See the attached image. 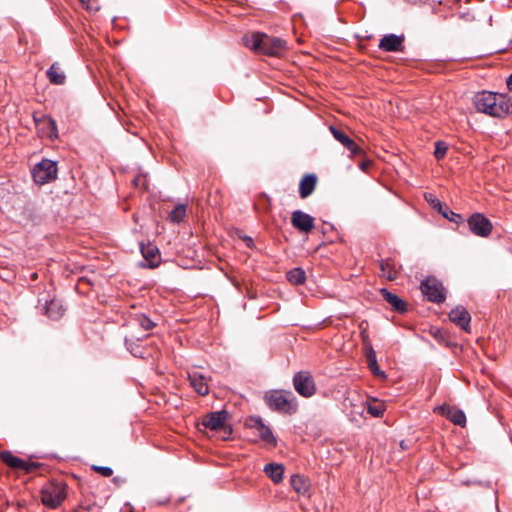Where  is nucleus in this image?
<instances>
[{
	"label": "nucleus",
	"instance_id": "nucleus-1",
	"mask_svg": "<svg viewBox=\"0 0 512 512\" xmlns=\"http://www.w3.org/2000/svg\"><path fill=\"white\" fill-rule=\"evenodd\" d=\"M477 111L490 116L503 118L512 114V101L504 95L482 91L473 98Z\"/></svg>",
	"mask_w": 512,
	"mask_h": 512
},
{
	"label": "nucleus",
	"instance_id": "nucleus-2",
	"mask_svg": "<svg viewBox=\"0 0 512 512\" xmlns=\"http://www.w3.org/2000/svg\"><path fill=\"white\" fill-rule=\"evenodd\" d=\"M267 406L277 412L293 414L297 411L298 404L291 391L271 390L265 394Z\"/></svg>",
	"mask_w": 512,
	"mask_h": 512
},
{
	"label": "nucleus",
	"instance_id": "nucleus-3",
	"mask_svg": "<svg viewBox=\"0 0 512 512\" xmlns=\"http://www.w3.org/2000/svg\"><path fill=\"white\" fill-rule=\"evenodd\" d=\"M66 498V487L62 484H51L41 490V501L49 508H57Z\"/></svg>",
	"mask_w": 512,
	"mask_h": 512
},
{
	"label": "nucleus",
	"instance_id": "nucleus-4",
	"mask_svg": "<svg viewBox=\"0 0 512 512\" xmlns=\"http://www.w3.org/2000/svg\"><path fill=\"white\" fill-rule=\"evenodd\" d=\"M32 174L36 183L41 185L46 184L54 180L57 176L56 162L49 159H43L34 166Z\"/></svg>",
	"mask_w": 512,
	"mask_h": 512
},
{
	"label": "nucleus",
	"instance_id": "nucleus-5",
	"mask_svg": "<svg viewBox=\"0 0 512 512\" xmlns=\"http://www.w3.org/2000/svg\"><path fill=\"white\" fill-rule=\"evenodd\" d=\"M293 386L295 391L305 397H311L316 392V385L310 372L299 371L293 376Z\"/></svg>",
	"mask_w": 512,
	"mask_h": 512
},
{
	"label": "nucleus",
	"instance_id": "nucleus-6",
	"mask_svg": "<svg viewBox=\"0 0 512 512\" xmlns=\"http://www.w3.org/2000/svg\"><path fill=\"white\" fill-rule=\"evenodd\" d=\"M227 418L228 412L226 410L215 411L205 415L201 424L212 431L223 430L226 434H231L230 427L226 425Z\"/></svg>",
	"mask_w": 512,
	"mask_h": 512
},
{
	"label": "nucleus",
	"instance_id": "nucleus-7",
	"mask_svg": "<svg viewBox=\"0 0 512 512\" xmlns=\"http://www.w3.org/2000/svg\"><path fill=\"white\" fill-rule=\"evenodd\" d=\"M421 291L427 299L434 303H442L445 300L443 285L435 278H428L421 283Z\"/></svg>",
	"mask_w": 512,
	"mask_h": 512
},
{
	"label": "nucleus",
	"instance_id": "nucleus-8",
	"mask_svg": "<svg viewBox=\"0 0 512 512\" xmlns=\"http://www.w3.org/2000/svg\"><path fill=\"white\" fill-rule=\"evenodd\" d=\"M245 426L251 429H255L259 437L265 443L275 446L277 441L274 437L271 429L263 422V419L259 416H250L245 420Z\"/></svg>",
	"mask_w": 512,
	"mask_h": 512
},
{
	"label": "nucleus",
	"instance_id": "nucleus-9",
	"mask_svg": "<svg viewBox=\"0 0 512 512\" xmlns=\"http://www.w3.org/2000/svg\"><path fill=\"white\" fill-rule=\"evenodd\" d=\"M471 232L479 237H488L493 229L491 221L481 213H474L468 219Z\"/></svg>",
	"mask_w": 512,
	"mask_h": 512
},
{
	"label": "nucleus",
	"instance_id": "nucleus-10",
	"mask_svg": "<svg viewBox=\"0 0 512 512\" xmlns=\"http://www.w3.org/2000/svg\"><path fill=\"white\" fill-rule=\"evenodd\" d=\"M314 222V218L302 210H295L291 214V225L301 233H310L315 227Z\"/></svg>",
	"mask_w": 512,
	"mask_h": 512
},
{
	"label": "nucleus",
	"instance_id": "nucleus-11",
	"mask_svg": "<svg viewBox=\"0 0 512 512\" xmlns=\"http://www.w3.org/2000/svg\"><path fill=\"white\" fill-rule=\"evenodd\" d=\"M261 53L269 56H279L287 49L286 41L264 34Z\"/></svg>",
	"mask_w": 512,
	"mask_h": 512
},
{
	"label": "nucleus",
	"instance_id": "nucleus-12",
	"mask_svg": "<svg viewBox=\"0 0 512 512\" xmlns=\"http://www.w3.org/2000/svg\"><path fill=\"white\" fill-rule=\"evenodd\" d=\"M435 411L448 418L455 425L461 427L466 425V416L461 409L444 404L436 407Z\"/></svg>",
	"mask_w": 512,
	"mask_h": 512
},
{
	"label": "nucleus",
	"instance_id": "nucleus-13",
	"mask_svg": "<svg viewBox=\"0 0 512 512\" xmlns=\"http://www.w3.org/2000/svg\"><path fill=\"white\" fill-rule=\"evenodd\" d=\"M329 130L335 140H337L339 143H341L345 148H347L352 156L362 155L363 150L360 146H358L353 139H351L347 134H345L342 130L330 126Z\"/></svg>",
	"mask_w": 512,
	"mask_h": 512
},
{
	"label": "nucleus",
	"instance_id": "nucleus-14",
	"mask_svg": "<svg viewBox=\"0 0 512 512\" xmlns=\"http://www.w3.org/2000/svg\"><path fill=\"white\" fill-rule=\"evenodd\" d=\"M449 319L465 332H470L471 316L465 307L459 305L452 309L449 313Z\"/></svg>",
	"mask_w": 512,
	"mask_h": 512
},
{
	"label": "nucleus",
	"instance_id": "nucleus-15",
	"mask_svg": "<svg viewBox=\"0 0 512 512\" xmlns=\"http://www.w3.org/2000/svg\"><path fill=\"white\" fill-rule=\"evenodd\" d=\"M403 41V36L387 34L382 37L378 47L380 50L385 52H397L402 50Z\"/></svg>",
	"mask_w": 512,
	"mask_h": 512
},
{
	"label": "nucleus",
	"instance_id": "nucleus-16",
	"mask_svg": "<svg viewBox=\"0 0 512 512\" xmlns=\"http://www.w3.org/2000/svg\"><path fill=\"white\" fill-rule=\"evenodd\" d=\"M188 379L190 385L199 395H207L209 393V386L207 378L197 370L188 372Z\"/></svg>",
	"mask_w": 512,
	"mask_h": 512
},
{
	"label": "nucleus",
	"instance_id": "nucleus-17",
	"mask_svg": "<svg viewBox=\"0 0 512 512\" xmlns=\"http://www.w3.org/2000/svg\"><path fill=\"white\" fill-rule=\"evenodd\" d=\"M381 275L389 281L398 278L400 266L391 258L384 259L380 262Z\"/></svg>",
	"mask_w": 512,
	"mask_h": 512
},
{
	"label": "nucleus",
	"instance_id": "nucleus-18",
	"mask_svg": "<svg viewBox=\"0 0 512 512\" xmlns=\"http://www.w3.org/2000/svg\"><path fill=\"white\" fill-rule=\"evenodd\" d=\"M383 299L392 306V308L398 313H404L407 310V304L404 300L398 297L396 294L391 293L387 289L383 288L380 290Z\"/></svg>",
	"mask_w": 512,
	"mask_h": 512
},
{
	"label": "nucleus",
	"instance_id": "nucleus-19",
	"mask_svg": "<svg viewBox=\"0 0 512 512\" xmlns=\"http://www.w3.org/2000/svg\"><path fill=\"white\" fill-rule=\"evenodd\" d=\"M141 253L144 259L148 262V267L155 268L159 265L160 262V253L156 246L154 245H142Z\"/></svg>",
	"mask_w": 512,
	"mask_h": 512
},
{
	"label": "nucleus",
	"instance_id": "nucleus-20",
	"mask_svg": "<svg viewBox=\"0 0 512 512\" xmlns=\"http://www.w3.org/2000/svg\"><path fill=\"white\" fill-rule=\"evenodd\" d=\"M46 315L52 320L60 319L65 312V309L60 300L51 299L50 301H46L44 305Z\"/></svg>",
	"mask_w": 512,
	"mask_h": 512
},
{
	"label": "nucleus",
	"instance_id": "nucleus-21",
	"mask_svg": "<svg viewBox=\"0 0 512 512\" xmlns=\"http://www.w3.org/2000/svg\"><path fill=\"white\" fill-rule=\"evenodd\" d=\"M317 178L313 174H308L304 176L299 184V195L302 199L307 198L312 194L316 187Z\"/></svg>",
	"mask_w": 512,
	"mask_h": 512
},
{
	"label": "nucleus",
	"instance_id": "nucleus-22",
	"mask_svg": "<svg viewBox=\"0 0 512 512\" xmlns=\"http://www.w3.org/2000/svg\"><path fill=\"white\" fill-rule=\"evenodd\" d=\"M1 460L11 468L29 471L28 462L13 455L11 452H2Z\"/></svg>",
	"mask_w": 512,
	"mask_h": 512
},
{
	"label": "nucleus",
	"instance_id": "nucleus-23",
	"mask_svg": "<svg viewBox=\"0 0 512 512\" xmlns=\"http://www.w3.org/2000/svg\"><path fill=\"white\" fill-rule=\"evenodd\" d=\"M46 74L51 84L62 85L65 83L66 75L58 63H53Z\"/></svg>",
	"mask_w": 512,
	"mask_h": 512
},
{
	"label": "nucleus",
	"instance_id": "nucleus-24",
	"mask_svg": "<svg viewBox=\"0 0 512 512\" xmlns=\"http://www.w3.org/2000/svg\"><path fill=\"white\" fill-rule=\"evenodd\" d=\"M263 471L275 484H278L283 479L284 466L279 463H268Z\"/></svg>",
	"mask_w": 512,
	"mask_h": 512
},
{
	"label": "nucleus",
	"instance_id": "nucleus-25",
	"mask_svg": "<svg viewBox=\"0 0 512 512\" xmlns=\"http://www.w3.org/2000/svg\"><path fill=\"white\" fill-rule=\"evenodd\" d=\"M264 33H253L251 35H245L243 37V43L249 49L261 53Z\"/></svg>",
	"mask_w": 512,
	"mask_h": 512
},
{
	"label": "nucleus",
	"instance_id": "nucleus-26",
	"mask_svg": "<svg viewBox=\"0 0 512 512\" xmlns=\"http://www.w3.org/2000/svg\"><path fill=\"white\" fill-rule=\"evenodd\" d=\"M366 361L370 371L373 375L378 377H385V373L379 368L377 363L376 353L372 346H369V349L366 350Z\"/></svg>",
	"mask_w": 512,
	"mask_h": 512
},
{
	"label": "nucleus",
	"instance_id": "nucleus-27",
	"mask_svg": "<svg viewBox=\"0 0 512 512\" xmlns=\"http://www.w3.org/2000/svg\"><path fill=\"white\" fill-rule=\"evenodd\" d=\"M291 486L298 494L306 495L309 490L310 483L304 476L295 474L291 477Z\"/></svg>",
	"mask_w": 512,
	"mask_h": 512
},
{
	"label": "nucleus",
	"instance_id": "nucleus-28",
	"mask_svg": "<svg viewBox=\"0 0 512 512\" xmlns=\"http://www.w3.org/2000/svg\"><path fill=\"white\" fill-rule=\"evenodd\" d=\"M287 280L293 285H301L305 282L306 274L305 271L300 268H293L286 274Z\"/></svg>",
	"mask_w": 512,
	"mask_h": 512
},
{
	"label": "nucleus",
	"instance_id": "nucleus-29",
	"mask_svg": "<svg viewBox=\"0 0 512 512\" xmlns=\"http://www.w3.org/2000/svg\"><path fill=\"white\" fill-rule=\"evenodd\" d=\"M186 215V207L183 204H178L170 212L169 218L174 223L181 222Z\"/></svg>",
	"mask_w": 512,
	"mask_h": 512
},
{
	"label": "nucleus",
	"instance_id": "nucleus-30",
	"mask_svg": "<svg viewBox=\"0 0 512 512\" xmlns=\"http://www.w3.org/2000/svg\"><path fill=\"white\" fill-rule=\"evenodd\" d=\"M367 411L374 417H380L384 413V405L383 403L379 402L369 403L367 406Z\"/></svg>",
	"mask_w": 512,
	"mask_h": 512
},
{
	"label": "nucleus",
	"instance_id": "nucleus-31",
	"mask_svg": "<svg viewBox=\"0 0 512 512\" xmlns=\"http://www.w3.org/2000/svg\"><path fill=\"white\" fill-rule=\"evenodd\" d=\"M135 320L146 331L155 326V323L144 314L137 315Z\"/></svg>",
	"mask_w": 512,
	"mask_h": 512
},
{
	"label": "nucleus",
	"instance_id": "nucleus-32",
	"mask_svg": "<svg viewBox=\"0 0 512 512\" xmlns=\"http://www.w3.org/2000/svg\"><path fill=\"white\" fill-rule=\"evenodd\" d=\"M447 150H448V146L445 142L443 141H437L435 143V151H434V155L435 157L439 160V159H442L444 158V156L446 155L447 153Z\"/></svg>",
	"mask_w": 512,
	"mask_h": 512
},
{
	"label": "nucleus",
	"instance_id": "nucleus-33",
	"mask_svg": "<svg viewBox=\"0 0 512 512\" xmlns=\"http://www.w3.org/2000/svg\"><path fill=\"white\" fill-rule=\"evenodd\" d=\"M424 197H425V200L431 205L432 208H434L436 210L443 209V204L435 195H433L431 193H426L424 195Z\"/></svg>",
	"mask_w": 512,
	"mask_h": 512
},
{
	"label": "nucleus",
	"instance_id": "nucleus-34",
	"mask_svg": "<svg viewBox=\"0 0 512 512\" xmlns=\"http://www.w3.org/2000/svg\"><path fill=\"white\" fill-rule=\"evenodd\" d=\"M443 216L454 223H460L463 221V217L460 214H457L450 210L449 207H445V212L443 213Z\"/></svg>",
	"mask_w": 512,
	"mask_h": 512
},
{
	"label": "nucleus",
	"instance_id": "nucleus-35",
	"mask_svg": "<svg viewBox=\"0 0 512 512\" xmlns=\"http://www.w3.org/2000/svg\"><path fill=\"white\" fill-rule=\"evenodd\" d=\"M92 468L104 477H110L113 474L112 468L108 466H93Z\"/></svg>",
	"mask_w": 512,
	"mask_h": 512
},
{
	"label": "nucleus",
	"instance_id": "nucleus-36",
	"mask_svg": "<svg viewBox=\"0 0 512 512\" xmlns=\"http://www.w3.org/2000/svg\"><path fill=\"white\" fill-rule=\"evenodd\" d=\"M360 335H361V339L363 341V345H364L365 349L368 350L369 346H372V345H371V342H370V339H369L366 329H362Z\"/></svg>",
	"mask_w": 512,
	"mask_h": 512
},
{
	"label": "nucleus",
	"instance_id": "nucleus-37",
	"mask_svg": "<svg viewBox=\"0 0 512 512\" xmlns=\"http://www.w3.org/2000/svg\"><path fill=\"white\" fill-rule=\"evenodd\" d=\"M49 124H50V127H51L52 134L57 136V126H56L55 120H53L52 118H49Z\"/></svg>",
	"mask_w": 512,
	"mask_h": 512
},
{
	"label": "nucleus",
	"instance_id": "nucleus-38",
	"mask_svg": "<svg viewBox=\"0 0 512 512\" xmlns=\"http://www.w3.org/2000/svg\"><path fill=\"white\" fill-rule=\"evenodd\" d=\"M507 87L510 91H512V74L506 80Z\"/></svg>",
	"mask_w": 512,
	"mask_h": 512
},
{
	"label": "nucleus",
	"instance_id": "nucleus-39",
	"mask_svg": "<svg viewBox=\"0 0 512 512\" xmlns=\"http://www.w3.org/2000/svg\"><path fill=\"white\" fill-rule=\"evenodd\" d=\"M368 165H369V163L363 162V163H361L360 168H361L362 170H366V168L368 167Z\"/></svg>",
	"mask_w": 512,
	"mask_h": 512
},
{
	"label": "nucleus",
	"instance_id": "nucleus-40",
	"mask_svg": "<svg viewBox=\"0 0 512 512\" xmlns=\"http://www.w3.org/2000/svg\"><path fill=\"white\" fill-rule=\"evenodd\" d=\"M141 180H142V178L140 176L135 178L134 184L137 186L139 184V181H141Z\"/></svg>",
	"mask_w": 512,
	"mask_h": 512
},
{
	"label": "nucleus",
	"instance_id": "nucleus-41",
	"mask_svg": "<svg viewBox=\"0 0 512 512\" xmlns=\"http://www.w3.org/2000/svg\"><path fill=\"white\" fill-rule=\"evenodd\" d=\"M445 207H447V206H446V205H443V209H441V210H437V211L443 215V213L445 212Z\"/></svg>",
	"mask_w": 512,
	"mask_h": 512
},
{
	"label": "nucleus",
	"instance_id": "nucleus-42",
	"mask_svg": "<svg viewBox=\"0 0 512 512\" xmlns=\"http://www.w3.org/2000/svg\"><path fill=\"white\" fill-rule=\"evenodd\" d=\"M400 446H401L403 449L405 448L404 441H401Z\"/></svg>",
	"mask_w": 512,
	"mask_h": 512
}]
</instances>
